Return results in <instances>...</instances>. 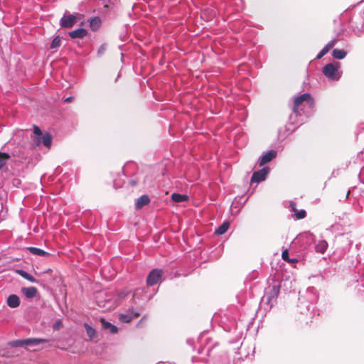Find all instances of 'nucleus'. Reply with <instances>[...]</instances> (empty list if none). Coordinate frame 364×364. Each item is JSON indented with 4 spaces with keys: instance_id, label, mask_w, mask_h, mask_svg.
Masks as SVG:
<instances>
[{
    "instance_id": "nucleus-1",
    "label": "nucleus",
    "mask_w": 364,
    "mask_h": 364,
    "mask_svg": "<svg viewBox=\"0 0 364 364\" xmlns=\"http://www.w3.org/2000/svg\"><path fill=\"white\" fill-rule=\"evenodd\" d=\"M339 69V63H331L323 68V73L328 80L338 81L341 77V72Z\"/></svg>"
},
{
    "instance_id": "nucleus-2",
    "label": "nucleus",
    "mask_w": 364,
    "mask_h": 364,
    "mask_svg": "<svg viewBox=\"0 0 364 364\" xmlns=\"http://www.w3.org/2000/svg\"><path fill=\"white\" fill-rule=\"evenodd\" d=\"M314 105V100L309 93H304L299 97H297L294 99L293 112L295 114H298L299 110H301L302 106H307L309 107H312Z\"/></svg>"
},
{
    "instance_id": "nucleus-3",
    "label": "nucleus",
    "mask_w": 364,
    "mask_h": 364,
    "mask_svg": "<svg viewBox=\"0 0 364 364\" xmlns=\"http://www.w3.org/2000/svg\"><path fill=\"white\" fill-rule=\"evenodd\" d=\"M163 272L159 269L151 270L147 276L146 284L148 286H154L161 280Z\"/></svg>"
},
{
    "instance_id": "nucleus-4",
    "label": "nucleus",
    "mask_w": 364,
    "mask_h": 364,
    "mask_svg": "<svg viewBox=\"0 0 364 364\" xmlns=\"http://www.w3.org/2000/svg\"><path fill=\"white\" fill-rule=\"evenodd\" d=\"M78 14H64L60 21V25L62 28H70L74 26L77 21Z\"/></svg>"
},
{
    "instance_id": "nucleus-5",
    "label": "nucleus",
    "mask_w": 364,
    "mask_h": 364,
    "mask_svg": "<svg viewBox=\"0 0 364 364\" xmlns=\"http://www.w3.org/2000/svg\"><path fill=\"white\" fill-rule=\"evenodd\" d=\"M270 169L269 167H264L262 169L254 172L251 178V181L253 183H259L264 181Z\"/></svg>"
},
{
    "instance_id": "nucleus-6",
    "label": "nucleus",
    "mask_w": 364,
    "mask_h": 364,
    "mask_svg": "<svg viewBox=\"0 0 364 364\" xmlns=\"http://www.w3.org/2000/svg\"><path fill=\"white\" fill-rule=\"evenodd\" d=\"M277 156V151L274 150H270L266 153H264L259 160V164L260 166H264L267 163L271 161Z\"/></svg>"
},
{
    "instance_id": "nucleus-7",
    "label": "nucleus",
    "mask_w": 364,
    "mask_h": 364,
    "mask_svg": "<svg viewBox=\"0 0 364 364\" xmlns=\"http://www.w3.org/2000/svg\"><path fill=\"white\" fill-rule=\"evenodd\" d=\"M139 315L140 314L138 311L132 310L129 311L127 314H121L119 316V320L123 323H128L134 318L138 317Z\"/></svg>"
},
{
    "instance_id": "nucleus-8",
    "label": "nucleus",
    "mask_w": 364,
    "mask_h": 364,
    "mask_svg": "<svg viewBox=\"0 0 364 364\" xmlns=\"http://www.w3.org/2000/svg\"><path fill=\"white\" fill-rule=\"evenodd\" d=\"M43 134L41 130L37 126H34L33 142L35 146H39L42 142Z\"/></svg>"
},
{
    "instance_id": "nucleus-9",
    "label": "nucleus",
    "mask_w": 364,
    "mask_h": 364,
    "mask_svg": "<svg viewBox=\"0 0 364 364\" xmlns=\"http://www.w3.org/2000/svg\"><path fill=\"white\" fill-rule=\"evenodd\" d=\"M87 31L85 28H78L69 32V36L71 38H82L86 36Z\"/></svg>"
},
{
    "instance_id": "nucleus-10",
    "label": "nucleus",
    "mask_w": 364,
    "mask_h": 364,
    "mask_svg": "<svg viewBox=\"0 0 364 364\" xmlns=\"http://www.w3.org/2000/svg\"><path fill=\"white\" fill-rule=\"evenodd\" d=\"M328 242L326 240H318L315 245V251L318 253L324 254L328 248Z\"/></svg>"
},
{
    "instance_id": "nucleus-11",
    "label": "nucleus",
    "mask_w": 364,
    "mask_h": 364,
    "mask_svg": "<svg viewBox=\"0 0 364 364\" xmlns=\"http://www.w3.org/2000/svg\"><path fill=\"white\" fill-rule=\"evenodd\" d=\"M21 291L26 298L32 299L36 296L37 294V289L35 287H23L22 288Z\"/></svg>"
},
{
    "instance_id": "nucleus-12",
    "label": "nucleus",
    "mask_w": 364,
    "mask_h": 364,
    "mask_svg": "<svg viewBox=\"0 0 364 364\" xmlns=\"http://www.w3.org/2000/svg\"><path fill=\"white\" fill-rule=\"evenodd\" d=\"M43 342H46V341L39 338H27L23 341H16V343H20L21 345L26 346H36Z\"/></svg>"
},
{
    "instance_id": "nucleus-13",
    "label": "nucleus",
    "mask_w": 364,
    "mask_h": 364,
    "mask_svg": "<svg viewBox=\"0 0 364 364\" xmlns=\"http://www.w3.org/2000/svg\"><path fill=\"white\" fill-rule=\"evenodd\" d=\"M291 210L294 212V214H295V217L296 219H303L306 217V213L304 210H298L296 209V204L294 203V202H291L290 203V205H289Z\"/></svg>"
},
{
    "instance_id": "nucleus-14",
    "label": "nucleus",
    "mask_w": 364,
    "mask_h": 364,
    "mask_svg": "<svg viewBox=\"0 0 364 364\" xmlns=\"http://www.w3.org/2000/svg\"><path fill=\"white\" fill-rule=\"evenodd\" d=\"M7 304L11 308H16L20 305V299L16 294L10 295L7 299Z\"/></svg>"
},
{
    "instance_id": "nucleus-15",
    "label": "nucleus",
    "mask_w": 364,
    "mask_h": 364,
    "mask_svg": "<svg viewBox=\"0 0 364 364\" xmlns=\"http://www.w3.org/2000/svg\"><path fill=\"white\" fill-rule=\"evenodd\" d=\"M89 23L91 30L96 31L100 28L102 21L100 17L95 16L89 20Z\"/></svg>"
},
{
    "instance_id": "nucleus-16",
    "label": "nucleus",
    "mask_w": 364,
    "mask_h": 364,
    "mask_svg": "<svg viewBox=\"0 0 364 364\" xmlns=\"http://www.w3.org/2000/svg\"><path fill=\"white\" fill-rule=\"evenodd\" d=\"M150 202V199L149 196L146 195H143L140 196L139 198H137L135 206L136 209H141L144 205L149 204Z\"/></svg>"
},
{
    "instance_id": "nucleus-17",
    "label": "nucleus",
    "mask_w": 364,
    "mask_h": 364,
    "mask_svg": "<svg viewBox=\"0 0 364 364\" xmlns=\"http://www.w3.org/2000/svg\"><path fill=\"white\" fill-rule=\"evenodd\" d=\"M336 43V40H332L318 53L316 59L323 58L332 48Z\"/></svg>"
},
{
    "instance_id": "nucleus-18",
    "label": "nucleus",
    "mask_w": 364,
    "mask_h": 364,
    "mask_svg": "<svg viewBox=\"0 0 364 364\" xmlns=\"http://www.w3.org/2000/svg\"><path fill=\"white\" fill-rule=\"evenodd\" d=\"M100 321L104 329L109 330L112 333H115L117 332V328L112 325L111 323L106 321L104 318H101Z\"/></svg>"
},
{
    "instance_id": "nucleus-19",
    "label": "nucleus",
    "mask_w": 364,
    "mask_h": 364,
    "mask_svg": "<svg viewBox=\"0 0 364 364\" xmlns=\"http://www.w3.org/2000/svg\"><path fill=\"white\" fill-rule=\"evenodd\" d=\"M28 250L31 254L35 255L41 256V257H45V256L49 255L48 252L44 251L42 249L38 248V247H28Z\"/></svg>"
},
{
    "instance_id": "nucleus-20",
    "label": "nucleus",
    "mask_w": 364,
    "mask_h": 364,
    "mask_svg": "<svg viewBox=\"0 0 364 364\" xmlns=\"http://www.w3.org/2000/svg\"><path fill=\"white\" fill-rule=\"evenodd\" d=\"M16 273L18 274H19L20 276H21L23 278L27 279L28 281H29L32 283L37 282V280L36 279V278L34 277L29 274L28 272H26V271H24L23 269H17Z\"/></svg>"
},
{
    "instance_id": "nucleus-21",
    "label": "nucleus",
    "mask_w": 364,
    "mask_h": 364,
    "mask_svg": "<svg viewBox=\"0 0 364 364\" xmlns=\"http://www.w3.org/2000/svg\"><path fill=\"white\" fill-rule=\"evenodd\" d=\"M171 199L176 203L185 202L188 200V196L184 194L173 193L171 195Z\"/></svg>"
},
{
    "instance_id": "nucleus-22",
    "label": "nucleus",
    "mask_w": 364,
    "mask_h": 364,
    "mask_svg": "<svg viewBox=\"0 0 364 364\" xmlns=\"http://www.w3.org/2000/svg\"><path fill=\"white\" fill-rule=\"evenodd\" d=\"M230 227V224L228 222H224L221 225H220L215 231V233L218 235H222L225 233Z\"/></svg>"
},
{
    "instance_id": "nucleus-23",
    "label": "nucleus",
    "mask_w": 364,
    "mask_h": 364,
    "mask_svg": "<svg viewBox=\"0 0 364 364\" xmlns=\"http://www.w3.org/2000/svg\"><path fill=\"white\" fill-rule=\"evenodd\" d=\"M332 55L334 58L341 60L346 57V52L343 50L334 49L332 52Z\"/></svg>"
},
{
    "instance_id": "nucleus-24",
    "label": "nucleus",
    "mask_w": 364,
    "mask_h": 364,
    "mask_svg": "<svg viewBox=\"0 0 364 364\" xmlns=\"http://www.w3.org/2000/svg\"><path fill=\"white\" fill-rule=\"evenodd\" d=\"M51 142L52 137L49 133H46L43 134L41 144H43L45 146L49 148L51 145Z\"/></svg>"
},
{
    "instance_id": "nucleus-25",
    "label": "nucleus",
    "mask_w": 364,
    "mask_h": 364,
    "mask_svg": "<svg viewBox=\"0 0 364 364\" xmlns=\"http://www.w3.org/2000/svg\"><path fill=\"white\" fill-rule=\"evenodd\" d=\"M84 326H85V331H86V333H87V335L88 336V337L90 339L93 338L96 333L95 330L92 326L88 325L87 323H85Z\"/></svg>"
},
{
    "instance_id": "nucleus-26",
    "label": "nucleus",
    "mask_w": 364,
    "mask_h": 364,
    "mask_svg": "<svg viewBox=\"0 0 364 364\" xmlns=\"http://www.w3.org/2000/svg\"><path fill=\"white\" fill-rule=\"evenodd\" d=\"M61 39L59 36L55 37L51 42L50 48L55 49L60 46Z\"/></svg>"
},
{
    "instance_id": "nucleus-27",
    "label": "nucleus",
    "mask_w": 364,
    "mask_h": 364,
    "mask_svg": "<svg viewBox=\"0 0 364 364\" xmlns=\"http://www.w3.org/2000/svg\"><path fill=\"white\" fill-rule=\"evenodd\" d=\"M9 159V156L6 154L0 152V169L6 164V160Z\"/></svg>"
},
{
    "instance_id": "nucleus-28",
    "label": "nucleus",
    "mask_w": 364,
    "mask_h": 364,
    "mask_svg": "<svg viewBox=\"0 0 364 364\" xmlns=\"http://www.w3.org/2000/svg\"><path fill=\"white\" fill-rule=\"evenodd\" d=\"M107 49V45L106 44H102L101 45V46L99 48L98 50H97V53L99 55H102L104 54V53L105 52Z\"/></svg>"
},
{
    "instance_id": "nucleus-29",
    "label": "nucleus",
    "mask_w": 364,
    "mask_h": 364,
    "mask_svg": "<svg viewBox=\"0 0 364 364\" xmlns=\"http://www.w3.org/2000/svg\"><path fill=\"white\" fill-rule=\"evenodd\" d=\"M282 257L284 261H288L289 259V252L287 250H285L282 253Z\"/></svg>"
},
{
    "instance_id": "nucleus-30",
    "label": "nucleus",
    "mask_w": 364,
    "mask_h": 364,
    "mask_svg": "<svg viewBox=\"0 0 364 364\" xmlns=\"http://www.w3.org/2000/svg\"><path fill=\"white\" fill-rule=\"evenodd\" d=\"M60 323H61L60 321H56L55 325H54V328L55 329H58Z\"/></svg>"
},
{
    "instance_id": "nucleus-31",
    "label": "nucleus",
    "mask_w": 364,
    "mask_h": 364,
    "mask_svg": "<svg viewBox=\"0 0 364 364\" xmlns=\"http://www.w3.org/2000/svg\"><path fill=\"white\" fill-rule=\"evenodd\" d=\"M73 97H68L65 99V102H71L73 100Z\"/></svg>"
},
{
    "instance_id": "nucleus-32",
    "label": "nucleus",
    "mask_w": 364,
    "mask_h": 364,
    "mask_svg": "<svg viewBox=\"0 0 364 364\" xmlns=\"http://www.w3.org/2000/svg\"><path fill=\"white\" fill-rule=\"evenodd\" d=\"M287 262H289V263L294 264V263H296L297 262V259H295V258L290 259L289 258V259Z\"/></svg>"
},
{
    "instance_id": "nucleus-33",
    "label": "nucleus",
    "mask_w": 364,
    "mask_h": 364,
    "mask_svg": "<svg viewBox=\"0 0 364 364\" xmlns=\"http://www.w3.org/2000/svg\"><path fill=\"white\" fill-rule=\"evenodd\" d=\"M306 308H307V311H309L310 310V308H311V306L309 304H308L306 306Z\"/></svg>"
}]
</instances>
